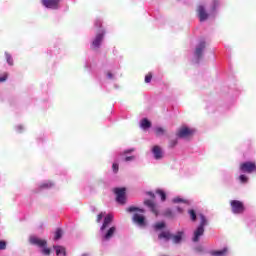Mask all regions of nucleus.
Segmentation results:
<instances>
[{
    "label": "nucleus",
    "instance_id": "1",
    "mask_svg": "<svg viewBox=\"0 0 256 256\" xmlns=\"http://www.w3.org/2000/svg\"><path fill=\"white\" fill-rule=\"evenodd\" d=\"M198 217L200 218V224L194 231V237L192 238V241H194V243H198L199 239L203 237L205 233V226L208 225L207 218L205 217V215L199 214Z\"/></svg>",
    "mask_w": 256,
    "mask_h": 256
},
{
    "label": "nucleus",
    "instance_id": "2",
    "mask_svg": "<svg viewBox=\"0 0 256 256\" xmlns=\"http://www.w3.org/2000/svg\"><path fill=\"white\" fill-rule=\"evenodd\" d=\"M239 169L241 173H248L249 175H251V173H256V163L253 161H246L240 163Z\"/></svg>",
    "mask_w": 256,
    "mask_h": 256
},
{
    "label": "nucleus",
    "instance_id": "3",
    "mask_svg": "<svg viewBox=\"0 0 256 256\" xmlns=\"http://www.w3.org/2000/svg\"><path fill=\"white\" fill-rule=\"evenodd\" d=\"M113 193L116 195V201L120 205H125L127 198L125 197L127 193V189L125 187L122 188H114Z\"/></svg>",
    "mask_w": 256,
    "mask_h": 256
},
{
    "label": "nucleus",
    "instance_id": "4",
    "mask_svg": "<svg viewBox=\"0 0 256 256\" xmlns=\"http://www.w3.org/2000/svg\"><path fill=\"white\" fill-rule=\"evenodd\" d=\"M230 205L232 213H234L235 215H241V213L245 212V205L239 200H232L230 202Z\"/></svg>",
    "mask_w": 256,
    "mask_h": 256
},
{
    "label": "nucleus",
    "instance_id": "5",
    "mask_svg": "<svg viewBox=\"0 0 256 256\" xmlns=\"http://www.w3.org/2000/svg\"><path fill=\"white\" fill-rule=\"evenodd\" d=\"M104 37H105V32L103 30L96 34V36L91 44V49L93 51H97V49H99V47H101V43H103Z\"/></svg>",
    "mask_w": 256,
    "mask_h": 256
},
{
    "label": "nucleus",
    "instance_id": "6",
    "mask_svg": "<svg viewBox=\"0 0 256 256\" xmlns=\"http://www.w3.org/2000/svg\"><path fill=\"white\" fill-rule=\"evenodd\" d=\"M193 133H195V130H193L187 126H184L178 130L176 135L180 139H187V137H191V135H193Z\"/></svg>",
    "mask_w": 256,
    "mask_h": 256
},
{
    "label": "nucleus",
    "instance_id": "7",
    "mask_svg": "<svg viewBox=\"0 0 256 256\" xmlns=\"http://www.w3.org/2000/svg\"><path fill=\"white\" fill-rule=\"evenodd\" d=\"M197 15L199 18V21L203 23V21H207L209 19V12H207V9H205V6L199 5L197 7Z\"/></svg>",
    "mask_w": 256,
    "mask_h": 256
},
{
    "label": "nucleus",
    "instance_id": "8",
    "mask_svg": "<svg viewBox=\"0 0 256 256\" xmlns=\"http://www.w3.org/2000/svg\"><path fill=\"white\" fill-rule=\"evenodd\" d=\"M206 47H207V43L204 40H201L199 44L196 46V49L194 52L195 57H197L198 59H201V57H203V51L205 50Z\"/></svg>",
    "mask_w": 256,
    "mask_h": 256
},
{
    "label": "nucleus",
    "instance_id": "9",
    "mask_svg": "<svg viewBox=\"0 0 256 256\" xmlns=\"http://www.w3.org/2000/svg\"><path fill=\"white\" fill-rule=\"evenodd\" d=\"M29 243H31V245H36L37 247H47V240L40 239L37 236H31L29 238Z\"/></svg>",
    "mask_w": 256,
    "mask_h": 256
},
{
    "label": "nucleus",
    "instance_id": "10",
    "mask_svg": "<svg viewBox=\"0 0 256 256\" xmlns=\"http://www.w3.org/2000/svg\"><path fill=\"white\" fill-rule=\"evenodd\" d=\"M46 9H59V0H41Z\"/></svg>",
    "mask_w": 256,
    "mask_h": 256
},
{
    "label": "nucleus",
    "instance_id": "11",
    "mask_svg": "<svg viewBox=\"0 0 256 256\" xmlns=\"http://www.w3.org/2000/svg\"><path fill=\"white\" fill-rule=\"evenodd\" d=\"M144 205H146V207H149L151 213H153L156 217L159 216V209H157V204H155L153 200H145Z\"/></svg>",
    "mask_w": 256,
    "mask_h": 256
},
{
    "label": "nucleus",
    "instance_id": "12",
    "mask_svg": "<svg viewBox=\"0 0 256 256\" xmlns=\"http://www.w3.org/2000/svg\"><path fill=\"white\" fill-rule=\"evenodd\" d=\"M132 221H134L140 227H145V216L139 213L133 215Z\"/></svg>",
    "mask_w": 256,
    "mask_h": 256
},
{
    "label": "nucleus",
    "instance_id": "13",
    "mask_svg": "<svg viewBox=\"0 0 256 256\" xmlns=\"http://www.w3.org/2000/svg\"><path fill=\"white\" fill-rule=\"evenodd\" d=\"M111 223H113V215L108 214L104 217V222L100 228V231H104V229H107V227H109Z\"/></svg>",
    "mask_w": 256,
    "mask_h": 256
},
{
    "label": "nucleus",
    "instance_id": "14",
    "mask_svg": "<svg viewBox=\"0 0 256 256\" xmlns=\"http://www.w3.org/2000/svg\"><path fill=\"white\" fill-rule=\"evenodd\" d=\"M117 232V228L115 226L110 227L106 233L103 235L104 241H109L113 235Z\"/></svg>",
    "mask_w": 256,
    "mask_h": 256
},
{
    "label": "nucleus",
    "instance_id": "15",
    "mask_svg": "<svg viewBox=\"0 0 256 256\" xmlns=\"http://www.w3.org/2000/svg\"><path fill=\"white\" fill-rule=\"evenodd\" d=\"M171 237H173V234H171V231L165 230L158 234V239L161 241L164 239V241H171Z\"/></svg>",
    "mask_w": 256,
    "mask_h": 256
},
{
    "label": "nucleus",
    "instance_id": "16",
    "mask_svg": "<svg viewBox=\"0 0 256 256\" xmlns=\"http://www.w3.org/2000/svg\"><path fill=\"white\" fill-rule=\"evenodd\" d=\"M152 153L156 160L163 159V150L159 146H154L152 148Z\"/></svg>",
    "mask_w": 256,
    "mask_h": 256
},
{
    "label": "nucleus",
    "instance_id": "17",
    "mask_svg": "<svg viewBox=\"0 0 256 256\" xmlns=\"http://www.w3.org/2000/svg\"><path fill=\"white\" fill-rule=\"evenodd\" d=\"M183 235H184L183 231H179L175 235L172 234L171 239H172L173 243L179 244L183 240Z\"/></svg>",
    "mask_w": 256,
    "mask_h": 256
},
{
    "label": "nucleus",
    "instance_id": "18",
    "mask_svg": "<svg viewBox=\"0 0 256 256\" xmlns=\"http://www.w3.org/2000/svg\"><path fill=\"white\" fill-rule=\"evenodd\" d=\"M54 249L56 250V255H63L67 256V250L63 246H54Z\"/></svg>",
    "mask_w": 256,
    "mask_h": 256
},
{
    "label": "nucleus",
    "instance_id": "19",
    "mask_svg": "<svg viewBox=\"0 0 256 256\" xmlns=\"http://www.w3.org/2000/svg\"><path fill=\"white\" fill-rule=\"evenodd\" d=\"M141 127L142 129H149L151 127V122L147 118H144L141 121Z\"/></svg>",
    "mask_w": 256,
    "mask_h": 256
},
{
    "label": "nucleus",
    "instance_id": "20",
    "mask_svg": "<svg viewBox=\"0 0 256 256\" xmlns=\"http://www.w3.org/2000/svg\"><path fill=\"white\" fill-rule=\"evenodd\" d=\"M63 237V230L61 228H57L55 231L54 241H59Z\"/></svg>",
    "mask_w": 256,
    "mask_h": 256
},
{
    "label": "nucleus",
    "instance_id": "21",
    "mask_svg": "<svg viewBox=\"0 0 256 256\" xmlns=\"http://www.w3.org/2000/svg\"><path fill=\"white\" fill-rule=\"evenodd\" d=\"M128 213H134V211H139V213H145V210L144 209H141L139 207H135V206H130L128 209H127Z\"/></svg>",
    "mask_w": 256,
    "mask_h": 256
},
{
    "label": "nucleus",
    "instance_id": "22",
    "mask_svg": "<svg viewBox=\"0 0 256 256\" xmlns=\"http://www.w3.org/2000/svg\"><path fill=\"white\" fill-rule=\"evenodd\" d=\"M165 227V222H157L156 224H154L155 231H161V229H165Z\"/></svg>",
    "mask_w": 256,
    "mask_h": 256
},
{
    "label": "nucleus",
    "instance_id": "23",
    "mask_svg": "<svg viewBox=\"0 0 256 256\" xmlns=\"http://www.w3.org/2000/svg\"><path fill=\"white\" fill-rule=\"evenodd\" d=\"M188 214L190 216L191 221L193 222L197 221V212H195V210L193 209L188 210Z\"/></svg>",
    "mask_w": 256,
    "mask_h": 256
},
{
    "label": "nucleus",
    "instance_id": "24",
    "mask_svg": "<svg viewBox=\"0 0 256 256\" xmlns=\"http://www.w3.org/2000/svg\"><path fill=\"white\" fill-rule=\"evenodd\" d=\"M212 255L214 256H223V255H227V248H224L223 250H217V251H213Z\"/></svg>",
    "mask_w": 256,
    "mask_h": 256
},
{
    "label": "nucleus",
    "instance_id": "25",
    "mask_svg": "<svg viewBox=\"0 0 256 256\" xmlns=\"http://www.w3.org/2000/svg\"><path fill=\"white\" fill-rule=\"evenodd\" d=\"M163 216L167 217L168 219H173V211H171V209L168 208L163 212Z\"/></svg>",
    "mask_w": 256,
    "mask_h": 256
},
{
    "label": "nucleus",
    "instance_id": "26",
    "mask_svg": "<svg viewBox=\"0 0 256 256\" xmlns=\"http://www.w3.org/2000/svg\"><path fill=\"white\" fill-rule=\"evenodd\" d=\"M155 134L157 135V137H161V135H165V129L162 127H157L155 129Z\"/></svg>",
    "mask_w": 256,
    "mask_h": 256
},
{
    "label": "nucleus",
    "instance_id": "27",
    "mask_svg": "<svg viewBox=\"0 0 256 256\" xmlns=\"http://www.w3.org/2000/svg\"><path fill=\"white\" fill-rule=\"evenodd\" d=\"M238 179L242 184L249 183V177L247 175L241 174Z\"/></svg>",
    "mask_w": 256,
    "mask_h": 256
},
{
    "label": "nucleus",
    "instance_id": "28",
    "mask_svg": "<svg viewBox=\"0 0 256 256\" xmlns=\"http://www.w3.org/2000/svg\"><path fill=\"white\" fill-rule=\"evenodd\" d=\"M156 193L161 197V201H165L167 199V194H165V191L157 190Z\"/></svg>",
    "mask_w": 256,
    "mask_h": 256
},
{
    "label": "nucleus",
    "instance_id": "29",
    "mask_svg": "<svg viewBox=\"0 0 256 256\" xmlns=\"http://www.w3.org/2000/svg\"><path fill=\"white\" fill-rule=\"evenodd\" d=\"M8 77H9V74H7V72H4L2 75H0V83H5Z\"/></svg>",
    "mask_w": 256,
    "mask_h": 256
},
{
    "label": "nucleus",
    "instance_id": "30",
    "mask_svg": "<svg viewBox=\"0 0 256 256\" xmlns=\"http://www.w3.org/2000/svg\"><path fill=\"white\" fill-rule=\"evenodd\" d=\"M103 217H105V212H100L96 217V223H101Z\"/></svg>",
    "mask_w": 256,
    "mask_h": 256
},
{
    "label": "nucleus",
    "instance_id": "31",
    "mask_svg": "<svg viewBox=\"0 0 256 256\" xmlns=\"http://www.w3.org/2000/svg\"><path fill=\"white\" fill-rule=\"evenodd\" d=\"M219 7V1L218 0H213L212 1V11H215V9H217Z\"/></svg>",
    "mask_w": 256,
    "mask_h": 256
},
{
    "label": "nucleus",
    "instance_id": "32",
    "mask_svg": "<svg viewBox=\"0 0 256 256\" xmlns=\"http://www.w3.org/2000/svg\"><path fill=\"white\" fill-rule=\"evenodd\" d=\"M6 60L8 65H13V57H11V54L6 53Z\"/></svg>",
    "mask_w": 256,
    "mask_h": 256
},
{
    "label": "nucleus",
    "instance_id": "33",
    "mask_svg": "<svg viewBox=\"0 0 256 256\" xmlns=\"http://www.w3.org/2000/svg\"><path fill=\"white\" fill-rule=\"evenodd\" d=\"M151 79H153V73L149 72L146 76H145V83H149L151 81Z\"/></svg>",
    "mask_w": 256,
    "mask_h": 256
},
{
    "label": "nucleus",
    "instance_id": "34",
    "mask_svg": "<svg viewBox=\"0 0 256 256\" xmlns=\"http://www.w3.org/2000/svg\"><path fill=\"white\" fill-rule=\"evenodd\" d=\"M112 170H113V173H119V164L118 163H113L112 164Z\"/></svg>",
    "mask_w": 256,
    "mask_h": 256
},
{
    "label": "nucleus",
    "instance_id": "35",
    "mask_svg": "<svg viewBox=\"0 0 256 256\" xmlns=\"http://www.w3.org/2000/svg\"><path fill=\"white\" fill-rule=\"evenodd\" d=\"M42 253L43 255L49 256L51 255V249L44 246V248L42 249Z\"/></svg>",
    "mask_w": 256,
    "mask_h": 256
},
{
    "label": "nucleus",
    "instance_id": "36",
    "mask_svg": "<svg viewBox=\"0 0 256 256\" xmlns=\"http://www.w3.org/2000/svg\"><path fill=\"white\" fill-rule=\"evenodd\" d=\"M7 249V242L0 241V251Z\"/></svg>",
    "mask_w": 256,
    "mask_h": 256
},
{
    "label": "nucleus",
    "instance_id": "37",
    "mask_svg": "<svg viewBox=\"0 0 256 256\" xmlns=\"http://www.w3.org/2000/svg\"><path fill=\"white\" fill-rule=\"evenodd\" d=\"M173 203H187V200H183L182 198H174Z\"/></svg>",
    "mask_w": 256,
    "mask_h": 256
},
{
    "label": "nucleus",
    "instance_id": "38",
    "mask_svg": "<svg viewBox=\"0 0 256 256\" xmlns=\"http://www.w3.org/2000/svg\"><path fill=\"white\" fill-rule=\"evenodd\" d=\"M175 145H177V139L171 140L169 143V147H175Z\"/></svg>",
    "mask_w": 256,
    "mask_h": 256
},
{
    "label": "nucleus",
    "instance_id": "39",
    "mask_svg": "<svg viewBox=\"0 0 256 256\" xmlns=\"http://www.w3.org/2000/svg\"><path fill=\"white\" fill-rule=\"evenodd\" d=\"M135 159V156H127L124 161L129 162V161H133Z\"/></svg>",
    "mask_w": 256,
    "mask_h": 256
},
{
    "label": "nucleus",
    "instance_id": "40",
    "mask_svg": "<svg viewBox=\"0 0 256 256\" xmlns=\"http://www.w3.org/2000/svg\"><path fill=\"white\" fill-rule=\"evenodd\" d=\"M40 187H41V189H48V187H51V184L44 183Z\"/></svg>",
    "mask_w": 256,
    "mask_h": 256
},
{
    "label": "nucleus",
    "instance_id": "41",
    "mask_svg": "<svg viewBox=\"0 0 256 256\" xmlns=\"http://www.w3.org/2000/svg\"><path fill=\"white\" fill-rule=\"evenodd\" d=\"M133 151H135V149H128L124 151V155H127L128 153H133Z\"/></svg>",
    "mask_w": 256,
    "mask_h": 256
},
{
    "label": "nucleus",
    "instance_id": "42",
    "mask_svg": "<svg viewBox=\"0 0 256 256\" xmlns=\"http://www.w3.org/2000/svg\"><path fill=\"white\" fill-rule=\"evenodd\" d=\"M147 195H149V197L152 199H155V194L153 192H147Z\"/></svg>",
    "mask_w": 256,
    "mask_h": 256
},
{
    "label": "nucleus",
    "instance_id": "43",
    "mask_svg": "<svg viewBox=\"0 0 256 256\" xmlns=\"http://www.w3.org/2000/svg\"><path fill=\"white\" fill-rule=\"evenodd\" d=\"M107 77H108V79H111L113 77V73L107 72Z\"/></svg>",
    "mask_w": 256,
    "mask_h": 256
},
{
    "label": "nucleus",
    "instance_id": "44",
    "mask_svg": "<svg viewBox=\"0 0 256 256\" xmlns=\"http://www.w3.org/2000/svg\"><path fill=\"white\" fill-rule=\"evenodd\" d=\"M22 130H23V126H17L18 133H21Z\"/></svg>",
    "mask_w": 256,
    "mask_h": 256
},
{
    "label": "nucleus",
    "instance_id": "45",
    "mask_svg": "<svg viewBox=\"0 0 256 256\" xmlns=\"http://www.w3.org/2000/svg\"><path fill=\"white\" fill-rule=\"evenodd\" d=\"M95 25L96 27H101V21H96Z\"/></svg>",
    "mask_w": 256,
    "mask_h": 256
},
{
    "label": "nucleus",
    "instance_id": "46",
    "mask_svg": "<svg viewBox=\"0 0 256 256\" xmlns=\"http://www.w3.org/2000/svg\"><path fill=\"white\" fill-rule=\"evenodd\" d=\"M177 211L179 212V213H183V209H181V208H177Z\"/></svg>",
    "mask_w": 256,
    "mask_h": 256
}]
</instances>
